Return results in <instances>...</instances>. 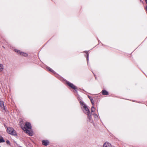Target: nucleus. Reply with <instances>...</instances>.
Wrapping results in <instances>:
<instances>
[{
    "label": "nucleus",
    "instance_id": "obj_1",
    "mask_svg": "<svg viewBox=\"0 0 147 147\" xmlns=\"http://www.w3.org/2000/svg\"><path fill=\"white\" fill-rule=\"evenodd\" d=\"M66 83L69 87L75 90L76 93L78 95L77 97L78 100L80 101V103L81 106V108L82 109L84 113L88 116L87 121L91 122L92 121V118L91 117L90 112L86 105L85 104L84 102L81 101L80 98L78 94V92L76 90L77 87L72 83H70L69 82L67 81L66 82Z\"/></svg>",
    "mask_w": 147,
    "mask_h": 147
},
{
    "label": "nucleus",
    "instance_id": "obj_2",
    "mask_svg": "<svg viewBox=\"0 0 147 147\" xmlns=\"http://www.w3.org/2000/svg\"><path fill=\"white\" fill-rule=\"evenodd\" d=\"M7 131L8 134L11 135L15 136H16L17 135L16 131L12 127H7Z\"/></svg>",
    "mask_w": 147,
    "mask_h": 147
},
{
    "label": "nucleus",
    "instance_id": "obj_3",
    "mask_svg": "<svg viewBox=\"0 0 147 147\" xmlns=\"http://www.w3.org/2000/svg\"><path fill=\"white\" fill-rule=\"evenodd\" d=\"M15 52H16L20 54L21 55L25 57H27L28 56V54L25 53L21 52L20 51L18 50L17 49L14 50Z\"/></svg>",
    "mask_w": 147,
    "mask_h": 147
},
{
    "label": "nucleus",
    "instance_id": "obj_4",
    "mask_svg": "<svg viewBox=\"0 0 147 147\" xmlns=\"http://www.w3.org/2000/svg\"><path fill=\"white\" fill-rule=\"evenodd\" d=\"M31 128V124L29 122H26L25 123V127H24L25 129H30Z\"/></svg>",
    "mask_w": 147,
    "mask_h": 147
},
{
    "label": "nucleus",
    "instance_id": "obj_5",
    "mask_svg": "<svg viewBox=\"0 0 147 147\" xmlns=\"http://www.w3.org/2000/svg\"><path fill=\"white\" fill-rule=\"evenodd\" d=\"M0 106L3 109L2 111L3 112H5L6 111V109L4 105V102L3 101H0Z\"/></svg>",
    "mask_w": 147,
    "mask_h": 147
},
{
    "label": "nucleus",
    "instance_id": "obj_6",
    "mask_svg": "<svg viewBox=\"0 0 147 147\" xmlns=\"http://www.w3.org/2000/svg\"><path fill=\"white\" fill-rule=\"evenodd\" d=\"M24 130L25 131H26V133L29 134V136H31L33 135V132L32 131L29 130L28 129H26L24 130Z\"/></svg>",
    "mask_w": 147,
    "mask_h": 147
},
{
    "label": "nucleus",
    "instance_id": "obj_7",
    "mask_svg": "<svg viewBox=\"0 0 147 147\" xmlns=\"http://www.w3.org/2000/svg\"><path fill=\"white\" fill-rule=\"evenodd\" d=\"M49 140H43L42 141V144L43 145L47 146L49 144Z\"/></svg>",
    "mask_w": 147,
    "mask_h": 147
},
{
    "label": "nucleus",
    "instance_id": "obj_8",
    "mask_svg": "<svg viewBox=\"0 0 147 147\" xmlns=\"http://www.w3.org/2000/svg\"><path fill=\"white\" fill-rule=\"evenodd\" d=\"M103 147H111V145L109 143L106 142L103 144Z\"/></svg>",
    "mask_w": 147,
    "mask_h": 147
},
{
    "label": "nucleus",
    "instance_id": "obj_9",
    "mask_svg": "<svg viewBox=\"0 0 147 147\" xmlns=\"http://www.w3.org/2000/svg\"><path fill=\"white\" fill-rule=\"evenodd\" d=\"M102 94L103 95H108L109 94L108 92L105 90H102Z\"/></svg>",
    "mask_w": 147,
    "mask_h": 147
},
{
    "label": "nucleus",
    "instance_id": "obj_10",
    "mask_svg": "<svg viewBox=\"0 0 147 147\" xmlns=\"http://www.w3.org/2000/svg\"><path fill=\"white\" fill-rule=\"evenodd\" d=\"M47 68L49 71L53 73H55V71L53 70L52 69H51V68H50L49 67H47Z\"/></svg>",
    "mask_w": 147,
    "mask_h": 147
},
{
    "label": "nucleus",
    "instance_id": "obj_11",
    "mask_svg": "<svg viewBox=\"0 0 147 147\" xmlns=\"http://www.w3.org/2000/svg\"><path fill=\"white\" fill-rule=\"evenodd\" d=\"M85 52L86 53V59L87 60V63H88V57H89V53L86 51H85Z\"/></svg>",
    "mask_w": 147,
    "mask_h": 147
},
{
    "label": "nucleus",
    "instance_id": "obj_12",
    "mask_svg": "<svg viewBox=\"0 0 147 147\" xmlns=\"http://www.w3.org/2000/svg\"><path fill=\"white\" fill-rule=\"evenodd\" d=\"M3 69V65L1 64H0V71H2Z\"/></svg>",
    "mask_w": 147,
    "mask_h": 147
},
{
    "label": "nucleus",
    "instance_id": "obj_13",
    "mask_svg": "<svg viewBox=\"0 0 147 147\" xmlns=\"http://www.w3.org/2000/svg\"><path fill=\"white\" fill-rule=\"evenodd\" d=\"M88 98H89V99H90L91 102H92V101H93V98L91 97L89 95H88Z\"/></svg>",
    "mask_w": 147,
    "mask_h": 147
},
{
    "label": "nucleus",
    "instance_id": "obj_14",
    "mask_svg": "<svg viewBox=\"0 0 147 147\" xmlns=\"http://www.w3.org/2000/svg\"><path fill=\"white\" fill-rule=\"evenodd\" d=\"M5 142V140L3 139V138H0V143L1 142Z\"/></svg>",
    "mask_w": 147,
    "mask_h": 147
},
{
    "label": "nucleus",
    "instance_id": "obj_15",
    "mask_svg": "<svg viewBox=\"0 0 147 147\" xmlns=\"http://www.w3.org/2000/svg\"><path fill=\"white\" fill-rule=\"evenodd\" d=\"M95 110V108L94 106H92L91 108V111L92 112H94Z\"/></svg>",
    "mask_w": 147,
    "mask_h": 147
},
{
    "label": "nucleus",
    "instance_id": "obj_16",
    "mask_svg": "<svg viewBox=\"0 0 147 147\" xmlns=\"http://www.w3.org/2000/svg\"><path fill=\"white\" fill-rule=\"evenodd\" d=\"M94 117L96 118H97L98 117V115L94 113L93 114Z\"/></svg>",
    "mask_w": 147,
    "mask_h": 147
},
{
    "label": "nucleus",
    "instance_id": "obj_17",
    "mask_svg": "<svg viewBox=\"0 0 147 147\" xmlns=\"http://www.w3.org/2000/svg\"><path fill=\"white\" fill-rule=\"evenodd\" d=\"M6 143L8 144H9V145H10V142L8 140H7L6 141Z\"/></svg>",
    "mask_w": 147,
    "mask_h": 147
},
{
    "label": "nucleus",
    "instance_id": "obj_18",
    "mask_svg": "<svg viewBox=\"0 0 147 147\" xmlns=\"http://www.w3.org/2000/svg\"><path fill=\"white\" fill-rule=\"evenodd\" d=\"M91 102L92 105H94V101L93 100V101H92V102Z\"/></svg>",
    "mask_w": 147,
    "mask_h": 147
},
{
    "label": "nucleus",
    "instance_id": "obj_19",
    "mask_svg": "<svg viewBox=\"0 0 147 147\" xmlns=\"http://www.w3.org/2000/svg\"><path fill=\"white\" fill-rule=\"evenodd\" d=\"M146 3L147 4V0H145Z\"/></svg>",
    "mask_w": 147,
    "mask_h": 147
}]
</instances>
